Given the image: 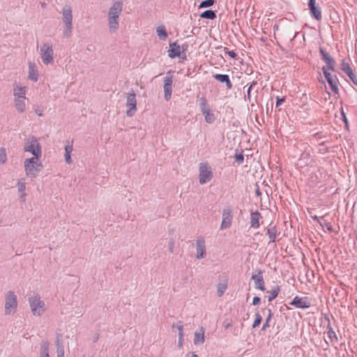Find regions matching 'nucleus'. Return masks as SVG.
Here are the masks:
<instances>
[{
  "label": "nucleus",
  "mask_w": 357,
  "mask_h": 357,
  "mask_svg": "<svg viewBox=\"0 0 357 357\" xmlns=\"http://www.w3.org/2000/svg\"><path fill=\"white\" fill-rule=\"evenodd\" d=\"M40 157H32L24 160V169L28 176L36 178L38 173L41 171L43 166L39 162Z\"/></svg>",
  "instance_id": "f257e3e1"
},
{
  "label": "nucleus",
  "mask_w": 357,
  "mask_h": 357,
  "mask_svg": "<svg viewBox=\"0 0 357 357\" xmlns=\"http://www.w3.org/2000/svg\"><path fill=\"white\" fill-rule=\"evenodd\" d=\"M72 8L69 5H66L61 11L63 16V22L65 25L63 29V37L69 38L71 36L73 31V14Z\"/></svg>",
  "instance_id": "f03ea898"
},
{
  "label": "nucleus",
  "mask_w": 357,
  "mask_h": 357,
  "mask_svg": "<svg viewBox=\"0 0 357 357\" xmlns=\"http://www.w3.org/2000/svg\"><path fill=\"white\" fill-rule=\"evenodd\" d=\"M30 308L34 316L41 317L46 311L45 304L40 296L36 294L28 298Z\"/></svg>",
  "instance_id": "7ed1b4c3"
},
{
  "label": "nucleus",
  "mask_w": 357,
  "mask_h": 357,
  "mask_svg": "<svg viewBox=\"0 0 357 357\" xmlns=\"http://www.w3.org/2000/svg\"><path fill=\"white\" fill-rule=\"evenodd\" d=\"M17 307V296L13 291H9L5 298V314L13 315Z\"/></svg>",
  "instance_id": "20e7f679"
},
{
  "label": "nucleus",
  "mask_w": 357,
  "mask_h": 357,
  "mask_svg": "<svg viewBox=\"0 0 357 357\" xmlns=\"http://www.w3.org/2000/svg\"><path fill=\"white\" fill-rule=\"evenodd\" d=\"M24 151L29 152L33 155V157H41V146L35 137H32L26 140L24 146Z\"/></svg>",
  "instance_id": "39448f33"
},
{
  "label": "nucleus",
  "mask_w": 357,
  "mask_h": 357,
  "mask_svg": "<svg viewBox=\"0 0 357 357\" xmlns=\"http://www.w3.org/2000/svg\"><path fill=\"white\" fill-rule=\"evenodd\" d=\"M199 182L201 185L209 182L213 178L211 167L207 162H201L199 165Z\"/></svg>",
  "instance_id": "423d86ee"
},
{
  "label": "nucleus",
  "mask_w": 357,
  "mask_h": 357,
  "mask_svg": "<svg viewBox=\"0 0 357 357\" xmlns=\"http://www.w3.org/2000/svg\"><path fill=\"white\" fill-rule=\"evenodd\" d=\"M40 54L44 64L48 65L54 61V50L52 45L49 43H43L40 46Z\"/></svg>",
  "instance_id": "0eeeda50"
},
{
  "label": "nucleus",
  "mask_w": 357,
  "mask_h": 357,
  "mask_svg": "<svg viewBox=\"0 0 357 357\" xmlns=\"http://www.w3.org/2000/svg\"><path fill=\"white\" fill-rule=\"evenodd\" d=\"M126 107L128 108L126 115L129 117L132 116L137 111L136 95L133 90H131L127 95Z\"/></svg>",
  "instance_id": "6e6552de"
},
{
  "label": "nucleus",
  "mask_w": 357,
  "mask_h": 357,
  "mask_svg": "<svg viewBox=\"0 0 357 357\" xmlns=\"http://www.w3.org/2000/svg\"><path fill=\"white\" fill-rule=\"evenodd\" d=\"M172 83H173V75L171 74V72L169 71L167 73V76L164 79V98L165 100L168 101L170 100L172 93Z\"/></svg>",
  "instance_id": "1a4fd4ad"
},
{
  "label": "nucleus",
  "mask_w": 357,
  "mask_h": 357,
  "mask_svg": "<svg viewBox=\"0 0 357 357\" xmlns=\"http://www.w3.org/2000/svg\"><path fill=\"white\" fill-rule=\"evenodd\" d=\"M296 147L302 151L299 161H303L305 165L308 164L310 156V146L307 143L299 142L296 144Z\"/></svg>",
  "instance_id": "9d476101"
},
{
  "label": "nucleus",
  "mask_w": 357,
  "mask_h": 357,
  "mask_svg": "<svg viewBox=\"0 0 357 357\" xmlns=\"http://www.w3.org/2000/svg\"><path fill=\"white\" fill-rule=\"evenodd\" d=\"M232 219L233 215L231 214V208L229 206L225 208L222 211V220L220 225V229H225L230 227L231 225Z\"/></svg>",
  "instance_id": "9b49d317"
},
{
  "label": "nucleus",
  "mask_w": 357,
  "mask_h": 357,
  "mask_svg": "<svg viewBox=\"0 0 357 357\" xmlns=\"http://www.w3.org/2000/svg\"><path fill=\"white\" fill-rule=\"evenodd\" d=\"M289 305H294L297 308L306 309L310 307L311 303L307 297H299L296 296L289 303Z\"/></svg>",
  "instance_id": "f8f14e48"
},
{
  "label": "nucleus",
  "mask_w": 357,
  "mask_h": 357,
  "mask_svg": "<svg viewBox=\"0 0 357 357\" xmlns=\"http://www.w3.org/2000/svg\"><path fill=\"white\" fill-rule=\"evenodd\" d=\"M319 52L321 56V59L326 63V66L324 67H326L329 68L331 70H335V59L330 55L328 52L325 51L322 48H319Z\"/></svg>",
  "instance_id": "ddd939ff"
},
{
  "label": "nucleus",
  "mask_w": 357,
  "mask_h": 357,
  "mask_svg": "<svg viewBox=\"0 0 357 357\" xmlns=\"http://www.w3.org/2000/svg\"><path fill=\"white\" fill-rule=\"evenodd\" d=\"M316 0H309L308 1V8L310 10V15L312 18L319 21L322 18L321 10L320 8L316 6Z\"/></svg>",
  "instance_id": "4468645a"
},
{
  "label": "nucleus",
  "mask_w": 357,
  "mask_h": 357,
  "mask_svg": "<svg viewBox=\"0 0 357 357\" xmlns=\"http://www.w3.org/2000/svg\"><path fill=\"white\" fill-rule=\"evenodd\" d=\"M196 250H197V254L196 257L199 259H203L205 257L206 252V246H205V241L203 238H199L196 241Z\"/></svg>",
  "instance_id": "2eb2a0df"
},
{
  "label": "nucleus",
  "mask_w": 357,
  "mask_h": 357,
  "mask_svg": "<svg viewBox=\"0 0 357 357\" xmlns=\"http://www.w3.org/2000/svg\"><path fill=\"white\" fill-rule=\"evenodd\" d=\"M262 274V271L261 270H258L257 271V274H253L251 278L255 281V287L264 291L266 289Z\"/></svg>",
  "instance_id": "dca6fc26"
},
{
  "label": "nucleus",
  "mask_w": 357,
  "mask_h": 357,
  "mask_svg": "<svg viewBox=\"0 0 357 357\" xmlns=\"http://www.w3.org/2000/svg\"><path fill=\"white\" fill-rule=\"evenodd\" d=\"M340 66L341 70L348 75L355 85H357V77L354 73L349 63L346 62L345 60H342Z\"/></svg>",
  "instance_id": "f3484780"
},
{
  "label": "nucleus",
  "mask_w": 357,
  "mask_h": 357,
  "mask_svg": "<svg viewBox=\"0 0 357 357\" xmlns=\"http://www.w3.org/2000/svg\"><path fill=\"white\" fill-rule=\"evenodd\" d=\"M123 4L121 1H114L112 6L109 9L108 14L109 15L116 16L119 17L122 10H123Z\"/></svg>",
  "instance_id": "a211bd4d"
},
{
  "label": "nucleus",
  "mask_w": 357,
  "mask_h": 357,
  "mask_svg": "<svg viewBox=\"0 0 357 357\" xmlns=\"http://www.w3.org/2000/svg\"><path fill=\"white\" fill-rule=\"evenodd\" d=\"M181 55V47L178 43L176 41L174 43L169 44V50H168V56L172 58L178 57Z\"/></svg>",
  "instance_id": "6ab92c4d"
},
{
  "label": "nucleus",
  "mask_w": 357,
  "mask_h": 357,
  "mask_svg": "<svg viewBox=\"0 0 357 357\" xmlns=\"http://www.w3.org/2000/svg\"><path fill=\"white\" fill-rule=\"evenodd\" d=\"M262 218L261 214L258 211H254L250 213V227L251 228H259L260 226L259 220Z\"/></svg>",
  "instance_id": "aec40b11"
},
{
  "label": "nucleus",
  "mask_w": 357,
  "mask_h": 357,
  "mask_svg": "<svg viewBox=\"0 0 357 357\" xmlns=\"http://www.w3.org/2000/svg\"><path fill=\"white\" fill-rule=\"evenodd\" d=\"M213 77L215 79L219 81L220 82L225 83L227 89H231L232 88L233 85L228 75L215 74L213 75Z\"/></svg>",
  "instance_id": "412c9836"
},
{
  "label": "nucleus",
  "mask_w": 357,
  "mask_h": 357,
  "mask_svg": "<svg viewBox=\"0 0 357 357\" xmlns=\"http://www.w3.org/2000/svg\"><path fill=\"white\" fill-rule=\"evenodd\" d=\"M119 17L108 15V24L110 33H115L118 30L119 27Z\"/></svg>",
  "instance_id": "4be33fe9"
},
{
  "label": "nucleus",
  "mask_w": 357,
  "mask_h": 357,
  "mask_svg": "<svg viewBox=\"0 0 357 357\" xmlns=\"http://www.w3.org/2000/svg\"><path fill=\"white\" fill-rule=\"evenodd\" d=\"M50 343L47 340H43L40 345L39 357H50L49 354Z\"/></svg>",
  "instance_id": "5701e85b"
},
{
  "label": "nucleus",
  "mask_w": 357,
  "mask_h": 357,
  "mask_svg": "<svg viewBox=\"0 0 357 357\" xmlns=\"http://www.w3.org/2000/svg\"><path fill=\"white\" fill-rule=\"evenodd\" d=\"M29 78L34 82H36L38 78L37 68L33 63H29Z\"/></svg>",
  "instance_id": "b1692460"
},
{
  "label": "nucleus",
  "mask_w": 357,
  "mask_h": 357,
  "mask_svg": "<svg viewBox=\"0 0 357 357\" xmlns=\"http://www.w3.org/2000/svg\"><path fill=\"white\" fill-rule=\"evenodd\" d=\"M266 234L269 238V243H274L276 241V237L278 235V229L276 226H270L267 228Z\"/></svg>",
  "instance_id": "393cba45"
},
{
  "label": "nucleus",
  "mask_w": 357,
  "mask_h": 357,
  "mask_svg": "<svg viewBox=\"0 0 357 357\" xmlns=\"http://www.w3.org/2000/svg\"><path fill=\"white\" fill-rule=\"evenodd\" d=\"M204 331L203 327H201L199 332H195L194 337V344L195 345L202 344L204 342Z\"/></svg>",
  "instance_id": "a878e982"
},
{
  "label": "nucleus",
  "mask_w": 357,
  "mask_h": 357,
  "mask_svg": "<svg viewBox=\"0 0 357 357\" xmlns=\"http://www.w3.org/2000/svg\"><path fill=\"white\" fill-rule=\"evenodd\" d=\"M328 84L330 85V87L332 90V91L337 94L339 93V89H338V79L337 78L336 75H334L333 77H331L329 81H327Z\"/></svg>",
  "instance_id": "bb28decb"
},
{
  "label": "nucleus",
  "mask_w": 357,
  "mask_h": 357,
  "mask_svg": "<svg viewBox=\"0 0 357 357\" xmlns=\"http://www.w3.org/2000/svg\"><path fill=\"white\" fill-rule=\"evenodd\" d=\"M326 319L328 321V324L326 326L328 337V338L331 339V341L335 340V342H337V335L335 334L333 328L331 326V324L329 321V318L326 317Z\"/></svg>",
  "instance_id": "cd10ccee"
},
{
  "label": "nucleus",
  "mask_w": 357,
  "mask_h": 357,
  "mask_svg": "<svg viewBox=\"0 0 357 357\" xmlns=\"http://www.w3.org/2000/svg\"><path fill=\"white\" fill-rule=\"evenodd\" d=\"M25 94H26V88L25 87H20L17 86L14 89V96L15 97V99H25Z\"/></svg>",
  "instance_id": "c85d7f7f"
},
{
  "label": "nucleus",
  "mask_w": 357,
  "mask_h": 357,
  "mask_svg": "<svg viewBox=\"0 0 357 357\" xmlns=\"http://www.w3.org/2000/svg\"><path fill=\"white\" fill-rule=\"evenodd\" d=\"M156 32H157L158 36L162 40H165L168 37V34H167L166 28L163 25L158 26L156 29Z\"/></svg>",
  "instance_id": "c756f323"
},
{
  "label": "nucleus",
  "mask_w": 357,
  "mask_h": 357,
  "mask_svg": "<svg viewBox=\"0 0 357 357\" xmlns=\"http://www.w3.org/2000/svg\"><path fill=\"white\" fill-rule=\"evenodd\" d=\"M199 106L202 113L211 109L208 105L207 100L204 96L199 98Z\"/></svg>",
  "instance_id": "7c9ffc66"
},
{
  "label": "nucleus",
  "mask_w": 357,
  "mask_h": 357,
  "mask_svg": "<svg viewBox=\"0 0 357 357\" xmlns=\"http://www.w3.org/2000/svg\"><path fill=\"white\" fill-rule=\"evenodd\" d=\"M280 292V287L277 285L274 289L267 291V294H270V296H268V301L269 302H271L273 300H274Z\"/></svg>",
  "instance_id": "2f4dec72"
},
{
  "label": "nucleus",
  "mask_w": 357,
  "mask_h": 357,
  "mask_svg": "<svg viewBox=\"0 0 357 357\" xmlns=\"http://www.w3.org/2000/svg\"><path fill=\"white\" fill-rule=\"evenodd\" d=\"M202 18L214 20L216 18V13L213 10H206L200 14Z\"/></svg>",
  "instance_id": "473e14b6"
},
{
  "label": "nucleus",
  "mask_w": 357,
  "mask_h": 357,
  "mask_svg": "<svg viewBox=\"0 0 357 357\" xmlns=\"http://www.w3.org/2000/svg\"><path fill=\"white\" fill-rule=\"evenodd\" d=\"M15 103L17 110L22 113L26 109V103L24 101V99L20 98V99H15Z\"/></svg>",
  "instance_id": "72a5a7b5"
},
{
  "label": "nucleus",
  "mask_w": 357,
  "mask_h": 357,
  "mask_svg": "<svg viewBox=\"0 0 357 357\" xmlns=\"http://www.w3.org/2000/svg\"><path fill=\"white\" fill-rule=\"evenodd\" d=\"M265 311H267L268 312V316L266 319V321L265 323L264 324L263 326H262V328H261V331H266L267 328H268L270 326V321H271L272 319V312H271V309H264L262 310V312H265Z\"/></svg>",
  "instance_id": "f704fd0d"
},
{
  "label": "nucleus",
  "mask_w": 357,
  "mask_h": 357,
  "mask_svg": "<svg viewBox=\"0 0 357 357\" xmlns=\"http://www.w3.org/2000/svg\"><path fill=\"white\" fill-rule=\"evenodd\" d=\"M202 114L204 116L206 122H207L208 123H212L215 121V119L214 114L211 112V109H209L208 111H205Z\"/></svg>",
  "instance_id": "c9c22d12"
},
{
  "label": "nucleus",
  "mask_w": 357,
  "mask_h": 357,
  "mask_svg": "<svg viewBox=\"0 0 357 357\" xmlns=\"http://www.w3.org/2000/svg\"><path fill=\"white\" fill-rule=\"evenodd\" d=\"M227 288V282H220L217 284V295L218 297H221Z\"/></svg>",
  "instance_id": "e433bc0d"
},
{
  "label": "nucleus",
  "mask_w": 357,
  "mask_h": 357,
  "mask_svg": "<svg viewBox=\"0 0 357 357\" xmlns=\"http://www.w3.org/2000/svg\"><path fill=\"white\" fill-rule=\"evenodd\" d=\"M215 3V0H204L199 5V8H208Z\"/></svg>",
  "instance_id": "4c0bfd02"
},
{
  "label": "nucleus",
  "mask_w": 357,
  "mask_h": 357,
  "mask_svg": "<svg viewBox=\"0 0 357 357\" xmlns=\"http://www.w3.org/2000/svg\"><path fill=\"white\" fill-rule=\"evenodd\" d=\"M7 160L6 150L4 147L0 148V163L3 164Z\"/></svg>",
  "instance_id": "58836bf2"
},
{
  "label": "nucleus",
  "mask_w": 357,
  "mask_h": 357,
  "mask_svg": "<svg viewBox=\"0 0 357 357\" xmlns=\"http://www.w3.org/2000/svg\"><path fill=\"white\" fill-rule=\"evenodd\" d=\"M262 321V317L259 314V312L255 313V319L254 321V323L252 324V328H255L257 326H259Z\"/></svg>",
  "instance_id": "ea45409f"
},
{
  "label": "nucleus",
  "mask_w": 357,
  "mask_h": 357,
  "mask_svg": "<svg viewBox=\"0 0 357 357\" xmlns=\"http://www.w3.org/2000/svg\"><path fill=\"white\" fill-rule=\"evenodd\" d=\"M176 327L178 331V336H183V326L181 321H178L176 324L172 325V328Z\"/></svg>",
  "instance_id": "a19ab883"
},
{
  "label": "nucleus",
  "mask_w": 357,
  "mask_h": 357,
  "mask_svg": "<svg viewBox=\"0 0 357 357\" xmlns=\"http://www.w3.org/2000/svg\"><path fill=\"white\" fill-rule=\"evenodd\" d=\"M17 188L19 192L24 193V191L26 190V183L24 181H22V180L18 181Z\"/></svg>",
  "instance_id": "79ce46f5"
},
{
  "label": "nucleus",
  "mask_w": 357,
  "mask_h": 357,
  "mask_svg": "<svg viewBox=\"0 0 357 357\" xmlns=\"http://www.w3.org/2000/svg\"><path fill=\"white\" fill-rule=\"evenodd\" d=\"M234 159H235V162L238 164V165H241L243 161H244V155L242 153H238V154H236L234 155Z\"/></svg>",
  "instance_id": "37998d69"
},
{
  "label": "nucleus",
  "mask_w": 357,
  "mask_h": 357,
  "mask_svg": "<svg viewBox=\"0 0 357 357\" xmlns=\"http://www.w3.org/2000/svg\"><path fill=\"white\" fill-rule=\"evenodd\" d=\"M330 69L329 68H327L326 67H322V70H323V73H324V75L325 76V78L326 79L327 81H329V79L331 78V77H333L334 76L332 75L329 72Z\"/></svg>",
  "instance_id": "c03bdc74"
},
{
  "label": "nucleus",
  "mask_w": 357,
  "mask_h": 357,
  "mask_svg": "<svg viewBox=\"0 0 357 357\" xmlns=\"http://www.w3.org/2000/svg\"><path fill=\"white\" fill-rule=\"evenodd\" d=\"M56 353H64V347L62 344L61 342H60L59 340H57L56 341Z\"/></svg>",
  "instance_id": "a18cd8bd"
},
{
  "label": "nucleus",
  "mask_w": 357,
  "mask_h": 357,
  "mask_svg": "<svg viewBox=\"0 0 357 357\" xmlns=\"http://www.w3.org/2000/svg\"><path fill=\"white\" fill-rule=\"evenodd\" d=\"M285 100H286L285 97L280 98V97L277 96L275 107H279L282 103H284L285 102Z\"/></svg>",
  "instance_id": "49530a36"
},
{
  "label": "nucleus",
  "mask_w": 357,
  "mask_h": 357,
  "mask_svg": "<svg viewBox=\"0 0 357 357\" xmlns=\"http://www.w3.org/2000/svg\"><path fill=\"white\" fill-rule=\"evenodd\" d=\"M341 116H342V121H344V123H345V127L346 128H348V126H349V122H348V119L346 116V114L343 111V108L342 107L341 109Z\"/></svg>",
  "instance_id": "de8ad7c7"
},
{
  "label": "nucleus",
  "mask_w": 357,
  "mask_h": 357,
  "mask_svg": "<svg viewBox=\"0 0 357 357\" xmlns=\"http://www.w3.org/2000/svg\"><path fill=\"white\" fill-rule=\"evenodd\" d=\"M73 150V145H67L65 147V155H70Z\"/></svg>",
  "instance_id": "09e8293b"
},
{
  "label": "nucleus",
  "mask_w": 357,
  "mask_h": 357,
  "mask_svg": "<svg viewBox=\"0 0 357 357\" xmlns=\"http://www.w3.org/2000/svg\"><path fill=\"white\" fill-rule=\"evenodd\" d=\"M181 47V53H185L188 48V44L187 43L183 44L182 45H180Z\"/></svg>",
  "instance_id": "8fccbe9b"
},
{
  "label": "nucleus",
  "mask_w": 357,
  "mask_h": 357,
  "mask_svg": "<svg viewBox=\"0 0 357 357\" xmlns=\"http://www.w3.org/2000/svg\"><path fill=\"white\" fill-rule=\"evenodd\" d=\"M261 301V298L259 296H255L252 300V305H258Z\"/></svg>",
  "instance_id": "3c124183"
},
{
  "label": "nucleus",
  "mask_w": 357,
  "mask_h": 357,
  "mask_svg": "<svg viewBox=\"0 0 357 357\" xmlns=\"http://www.w3.org/2000/svg\"><path fill=\"white\" fill-rule=\"evenodd\" d=\"M183 343V336H178V347L181 348Z\"/></svg>",
  "instance_id": "603ef678"
},
{
  "label": "nucleus",
  "mask_w": 357,
  "mask_h": 357,
  "mask_svg": "<svg viewBox=\"0 0 357 357\" xmlns=\"http://www.w3.org/2000/svg\"><path fill=\"white\" fill-rule=\"evenodd\" d=\"M227 54L232 59H236L238 56L236 52H234V51H229V52H227Z\"/></svg>",
  "instance_id": "864d4df0"
},
{
  "label": "nucleus",
  "mask_w": 357,
  "mask_h": 357,
  "mask_svg": "<svg viewBox=\"0 0 357 357\" xmlns=\"http://www.w3.org/2000/svg\"><path fill=\"white\" fill-rule=\"evenodd\" d=\"M65 160L68 164H70L72 162L70 155H65Z\"/></svg>",
  "instance_id": "5fc2aeb1"
},
{
  "label": "nucleus",
  "mask_w": 357,
  "mask_h": 357,
  "mask_svg": "<svg viewBox=\"0 0 357 357\" xmlns=\"http://www.w3.org/2000/svg\"><path fill=\"white\" fill-rule=\"evenodd\" d=\"M174 242L172 241H169V251L171 252H174Z\"/></svg>",
  "instance_id": "6e6d98bb"
},
{
  "label": "nucleus",
  "mask_w": 357,
  "mask_h": 357,
  "mask_svg": "<svg viewBox=\"0 0 357 357\" xmlns=\"http://www.w3.org/2000/svg\"><path fill=\"white\" fill-rule=\"evenodd\" d=\"M257 84V82L256 81H253V82L250 84V85L249 86L248 89H249L250 90H252V89L254 88V86H255Z\"/></svg>",
  "instance_id": "4d7b16f0"
},
{
  "label": "nucleus",
  "mask_w": 357,
  "mask_h": 357,
  "mask_svg": "<svg viewBox=\"0 0 357 357\" xmlns=\"http://www.w3.org/2000/svg\"><path fill=\"white\" fill-rule=\"evenodd\" d=\"M223 325H224L225 328L227 329L231 326V324L230 322L224 321Z\"/></svg>",
  "instance_id": "13d9d810"
},
{
  "label": "nucleus",
  "mask_w": 357,
  "mask_h": 357,
  "mask_svg": "<svg viewBox=\"0 0 357 357\" xmlns=\"http://www.w3.org/2000/svg\"><path fill=\"white\" fill-rule=\"evenodd\" d=\"M25 193H22L21 196H20V199L22 202H25Z\"/></svg>",
  "instance_id": "bf43d9fd"
},
{
  "label": "nucleus",
  "mask_w": 357,
  "mask_h": 357,
  "mask_svg": "<svg viewBox=\"0 0 357 357\" xmlns=\"http://www.w3.org/2000/svg\"><path fill=\"white\" fill-rule=\"evenodd\" d=\"M255 194L257 196H260L261 194L258 186L255 190Z\"/></svg>",
  "instance_id": "052dcab7"
},
{
  "label": "nucleus",
  "mask_w": 357,
  "mask_h": 357,
  "mask_svg": "<svg viewBox=\"0 0 357 357\" xmlns=\"http://www.w3.org/2000/svg\"><path fill=\"white\" fill-rule=\"evenodd\" d=\"M312 218H313V220H316V221H317L318 222H319V220H320V219H323V218H324V217L322 216V217L318 218L317 216H314V217H312Z\"/></svg>",
  "instance_id": "680f3d73"
},
{
  "label": "nucleus",
  "mask_w": 357,
  "mask_h": 357,
  "mask_svg": "<svg viewBox=\"0 0 357 357\" xmlns=\"http://www.w3.org/2000/svg\"><path fill=\"white\" fill-rule=\"evenodd\" d=\"M250 92H251V90H250L249 89H248V91H247V98L248 99L250 100Z\"/></svg>",
  "instance_id": "e2e57ef3"
},
{
  "label": "nucleus",
  "mask_w": 357,
  "mask_h": 357,
  "mask_svg": "<svg viewBox=\"0 0 357 357\" xmlns=\"http://www.w3.org/2000/svg\"><path fill=\"white\" fill-rule=\"evenodd\" d=\"M180 56H181V59H184V60L187 59L185 52V53H181V55Z\"/></svg>",
  "instance_id": "0e129e2a"
},
{
  "label": "nucleus",
  "mask_w": 357,
  "mask_h": 357,
  "mask_svg": "<svg viewBox=\"0 0 357 357\" xmlns=\"http://www.w3.org/2000/svg\"><path fill=\"white\" fill-rule=\"evenodd\" d=\"M57 357H64V353H58L57 354Z\"/></svg>",
  "instance_id": "69168bd1"
},
{
  "label": "nucleus",
  "mask_w": 357,
  "mask_h": 357,
  "mask_svg": "<svg viewBox=\"0 0 357 357\" xmlns=\"http://www.w3.org/2000/svg\"><path fill=\"white\" fill-rule=\"evenodd\" d=\"M296 35H297V33H295V35L294 36V37L291 39L290 40V43H291L292 41L294 40V38L296 37Z\"/></svg>",
  "instance_id": "338daca9"
},
{
  "label": "nucleus",
  "mask_w": 357,
  "mask_h": 357,
  "mask_svg": "<svg viewBox=\"0 0 357 357\" xmlns=\"http://www.w3.org/2000/svg\"><path fill=\"white\" fill-rule=\"evenodd\" d=\"M98 335L96 337H95L94 342H96L98 340Z\"/></svg>",
  "instance_id": "774afa93"
}]
</instances>
